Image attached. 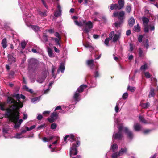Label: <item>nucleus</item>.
<instances>
[{
	"mask_svg": "<svg viewBox=\"0 0 158 158\" xmlns=\"http://www.w3.org/2000/svg\"><path fill=\"white\" fill-rule=\"evenodd\" d=\"M57 125L55 123H52L51 126V128L52 129H54L56 128Z\"/></svg>",
	"mask_w": 158,
	"mask_h": 158,
	"instance_id": "nucleus-51",
	"label": "nucleus"
},
{
	"mask_svg": "<svg viewBox=\"0 0 158 158\" xmlns=\"http://www.w3.org/2000/svg\"><path fill=\"white\" fill-rule=\"evenodd\" d=\"M119 131L116 133H114L113 135V139H121L123 137L122 131H123L126 134L127 137L130 139H131L133 137L132 132L130 131L127 127H124L123 126L121 125L118 127Z\"/></svg>",
	"mask_w": 158,
	"mask_h": 158,
	"instance_id": "nucleus-3",
	"label": "nucleus"
},
{
	"mask_svg": "<svg viewBox=\"0 0 158 158\" xmlns=\"http://www.w3.org/2000/svg\"><path fill=\"white\" fill-rule=\"evenodd\" d=\"M68 139L72 142H73L74 140V135L73 134L69 135Z\"/></svg>",
	"mask_w": 158,
	"mask_h": 158,
	"instance_id": "nucleus-35",
	"label": "nucleus"
},
{
	"mask_svg": "<svg viewBox=\"0 0 158 158\" xmlns=\"http://www.w3.org/2000/svg\"><path fill=\"white\" fill-rule=\"evenodd\" d=\"M128 97V94L126 92L124 93L123 96H122V98L124 99H126L127 97Z\"/></svg>",
	"mask_w": 158,
	"mask_h": 158,
	"instance_id": "nucleus-46",
	"label": "nucleus"
},
{
	"mask_svg": "<svg viewBox=\"0 0 158 158\" xmlns=\"http://www.w3.org/2000/svg\"><path fill=\"white\" fill-rule=\"evenodd\" d=\"M120 156L119 155L118 152H116L112 155V158H118Z\"/></svg>",
	"mask_w": 158,
	"mask_h": 158,
	"instance_id": "nucleus-33",
	"label": "nucleus"
},
{
	"mask_svg": "<svg viewBox=\"0 0 158 158\" xmlns=\"http://www.w3.org/2000/svg\"><path fill=\"white\" fill-rule=\"evenodd\" d=\"M54 35L56 37L58 38L60 40H61V36H60L58 32H56L54 34Z\"/></svg>",
	"mask_w": 158,
	"mask_h": 158,
	"instance_id": "nucleus-49",
	"label": "nucleus"
},
{
	"mask_svg": "<svg viewBox=\"0 0 158 158\" xmlns=\"http://www.w3.org/2000/svg\"><path fill=\"white\" fill-rule=\"evenodd\" d=\"M123 23L122 20H121L120 22H116L115 23V26L116 27H119L120 24Z\"/></svg>",
	"mask_w": 158,
	"mask_h": 158,
	"instance_id": "nucleus-50",
	"label": "nucleus"
},
{
	"mask_svg": "<svg viewBox=\"0 0 158 158\" xmlns=\"http://www.w3.org/2000/svg\"><path fill=\"white\" fill-rule=\"evenodd\" d=\"M124 12L123 11H121L119 12H114L113 13V17H118V19L122 20L124 18Z\"/></svg>",
	"mask_w": 158,
	"mask_h": 158,
	"instance_id": "nucleus-9",
	"label": "nucleus"
},
{
	"mask_svg": "<svg viewBox=\"0 0 158 158\" xmlns=\"http://www.w3.org/2000/svg\"><path fill=\"white\" fill-rule=\"evenodd\" d=\"M52 40H54L55 42L56 43V44L59 43V41H60V40L58 38H52Z\"/></svg>",
	"mask_w": 158,
	"mask_h": 158,
	"instance_id": "nucleus-56",
	"label": "nucleus"
},
{
	"mask_svg": "<svg viewBox=\"0 0 158 158\" xmlns=\"http://www.w3.org/2000/svg\"><path fill=\"white\" fill-rule=\"evenodd\" d=\"M135 20L134 18L133 17H131L128 21V24L130 26L132 27L134 24Z\"/></svg>",
	"mask_w": 158,
	"mask_h": 158,
	"instance_id": "nucleus-17",
	"label": "nucleus"
},
{
	"mask_svg": "<svg viewBox=\"0 0 158 158\" xmlns=\"http://www.w3.org/2000/svg\"><path fill=\"white\" fill-rule=\"evenodd\" d=\"M80 139L79 138H78L77 141L76 142V145L73 144L72 147H70V156L71 157L72 156L76 155L77 153V148L78 147L80 144V142L78 140V139Z\"/></svg>",
	"mask_w": 158,
	"mask_h": 158,
	"instance_id": "nucleus-8",
	"label": "nucleus"
},
{
	"mask_svg": "<svg viewBox=\"0 0 158 158\" xmlns=\"http://www.w3.org/2000/svg\"><path fill=\"white\" fill-rule=\"evenodd\" d=\"M61 10H58L55 13V15L56 17H58L61 14Z\"/></svg>",
	"mask_w": 158,
	"mask_h": 158,
	"instance_id": "nucleus-39",
	"label": "nucleus"
},
{
	"mask_svg": "<svg viewBox=\"0 0 158 158\" xmlns=\"http://www.w3.org/2000/svg\"><path fill=\"white\" fill-rule=\"evenodd\" d=\"M119 5H118V9L120 10L123 7L124 5V1L123 0H119L118 1Z\"/></svg>",
	"mask_w": 158,
	"mask_h": 158,
	"instance_id": "nucleus-16",
	"label": "nucleus"
},
{
	"mask_svg": "<svg viewBox=\"0 0 158 158\" xmlns=\"http://www.w3.org/2000/svg\"><path fill=\"white\" fill-rule=\"evenodd\" d=\"M84 46L86 48H90V52H92V50L94 49L93 47L92 46L91 44L89 43H87L85 44H84Z\"/></svg>",
	"mask_w": 158,
	"mask_h": 158,
	"instance_id": "nucleus-22",
	"label": "nucleus"
},
{
	"mask_svg": "<svg viewBox=\"0 0 158 158\" xmlns=\"http://www.w3.org/2000/svg\"><path fill=\"white\" fill-rule=\"evenodd\" d=\"M118 146L116 144H114L112 146H111V149L113 151H115L118 149Z\"/></svg>",
	"mask_w": 158,
	"mask_h": 158,
	"instance_id": "nucleus-37",
	"label": "nucleus"
},
{
	"mask_svg": "<svg viewBox=\"0 0 158 158\" xmlns=\"http://www.w3.org/2000/svg\"><path fill=\"white\" fill-rule=\"evenodd\" d=\"M143 51L141 49H139V54L140 57H142L143 56Z\"/></svg>",
	"mask_w": 158,
	"mask_h": 158,
	"instance_id": "nucleus-53",
	"label": "nucleus"
},
{
	"mask_svg": "<svg viewBox=\"0 0 158 158\" xmlns=\"http://www.w3.org/2000/svg\"><path fill=\"white\" fill-rule=\"evenodd\" d=\"M23 89L25 90L26 91L29 92L31 93L33 92V90L32 89H29L28 87L26 85H24L23 87Z\"/></svg>",
	"mask_w": 158,
	"mask_h": 158,
	"instance_id": "nucleus-29",
	"label": "nucleus"
},
{
	"mask_svg": "<svg viewBox=\"0 0 158 158\" xmlns=\"http://www.w3.org/2000/svg\"><path fill=\"white\" fill-rule=\"evenodd\" d=\"M53 138V137L52 136H50L47 138L44 137L43 138V140L44 142H48L52 140Z\"/></svg>",
	"mask_w": 158,
	"mask_h": 158,
	"instance_id": "nucleus-23",
	"label": "nucleus"
},
{
	"mask_svg": "<svg viewBox=\"0 0 158 158\" xmlns=\"http://www.w3.org/2000/svg\"><path fill=\"white\" fill-rule=\"evenodd\" d=\"M135 89V88L134 87L132 86H128L127 89L128 90H129L132 92H133Z\"/></svg>",
	"mask_w": 158,
	"mask_h": 158,
	"instance_id": "nucleus-36",
	"label": "nucleus"
},
{
	"mask_svg": "<svg viewBox=\"0 0 158 158\" xmlns=\"http://www.w3.org/2000/svg\"><path fill=\"white\" fill-rule=\"evenodd\" d=\"M21 8L23 13V19L26 23V25L29 27L32 28L34 31H38L40 30V28L37 26L32 25H28L27 22H31V19H33V17L31 14H28V10L26 8L25 9V7H21Z\"/></svg>",
	"mask_w": 158,
	"mask_h": 158,
	"instance_id": "nucleus-2",
	"label": "nucleus"
},
{
	"mask_svg": "<svg viewBox=\"0 0 158 158\" xmlns=\"http://www.w3.org/2000/svg\"><path fill=\"white\" fill-rule=\"evenodd\" d=\"M8 103L12 104L11 106L8 110L7 116L10 121L15 123L14 127L19 128L20 125L16 124L19 118V113L17 109L18 108L23 106V104L21 103H18L10 97H8L7 99Z\"/></svg>",
	"mask_w": 158,
	"mask_h": 158,
	"instance_id": "nucleus-1",
	"label": "nucleus"
},
{
	"mask_svg": "<svg viewBox=\"0 0 158 158\" xmlns=\"http://www.w3.org/2000/svg\"><path fill=\"white\" fill-rule=\"evenodd\" d=\"M64 70L65 66L64 64L63 63H62L60 64V65L58 71V72H59V71H61L62 73H63L64 72Z\"/></svg>",
	"mask_w": 158,
	"mask_h": 158,
	"instance_id": "nucleus-21",
	"label": "nucleus"
},
{
	"mask_svg": "<svg viewBox=\"0 0 158 158\" xmlns=\"http://www.w3.org/2000/svg\"><path fill=\"white\" fill-rule=\"evenodd\" d=\"M134 129L136 131H139L141 129V127L139 123H135L133 126Z\"/></svg>",
	"mask_w": 158,
	"mask_h": 158,
	"instance_id": "nucleus-14",
	"label": "nucleus"
},
{
	"mask_svg": "<svg viewBox=\"0 0 158 158\" xmlns=\"http://www.w3.org/2000/svg\"><path fill=\"white\" fill-rule=\"evenodd\" d=\"M40 97H35L32 98L31 102L32 103H35L38 102L40 99Z\"/></svg>",
	"mask_w": 158,
	"mask_h": 158,
	"instance_id": "nucleus-30",
	"label": "nucleus"
},
{
	"mask_svg": "<svg viewBox=\"0 0 158 158\" xmlns=\"http://www.w3.org/2000/svg\"><path fill=\"white\" fill-rule=\"evenodd\" d=\"M46 77V74L44 73L42 76L38 77L37 80V81L40 83H42L44 81Z\"/></svg>",
	"mask_w": 158,
	"mask_h": 158,
	"instance_id": "nucleus-12",
	"label": "nucleus"
},
{
	"mask_svg": "<svg viewBox=\"0 0 158 158\" xmlns=\"http://www.w3.org/2000/svg\"><path fill=\"white\" fill-rule=\"evenodd\" d=\"M53 48H54V50L57 53H59L60 52V50L59 49H58L56 47H53Z\"/></svg>",
	"mask_w": 158,
	"mask_h": 158,
	"instance_id": "nucleus-60",
	"label": "nucleus"
},
{
	"mask_svg": "<svg viewBox=\"0 0 158 158\" xmlns=\"http://www.w3.org/2000/svg\"><path fill=\"white\" fill-rule=\"evenodd\" d=\"M47 51L49 56L50 57H54L52 50L51 48H47Z\"/></svg>",
	"mask_w": 158,
	"mask_h": 158,
	"instance_id": "nucleus-20",
	"label": "nucleus"
},
{
	"mask_svg": "<svg viewBox=\"0 0 158 158\" xmlns=\"http://www.w3.org/2000/svg\"><path fill=\"white\" fill-rule=\"evenodd\" d=\"M8 60L11 63L12 62L15 61V59L13 56H8Z\"/></svg>",
	"mask_w": 158,
	"mask_h": 158,
	"instance_id": "nucleus-42",
	"label": "nucleus"
},
{
	"mask_svg": "<svg viewBox=\"0 0 158 158\" xmlns=\"http://www.w3.org/2000/svg\"><path fill=\"white\" fill-rule=\"evenodd\" d=\"M87 65L91 69H93L94 65V62L93 60H89L87 61Z\"/></svg>",
	"mask_w": 158,
	"mask_h": 158,
	"instance_id": "nucleus-15",
	"label": "nucleus"
},
{
	"mask_svg": "<svg viewBox=\"0 0 158 158\" xmlns=\"http://www.w3.org/2000/svg\"><path fill=\"white\" fill-rule=\"evenodd\" d=\"M87 87L86 85H82L77 89V91L75 93L73 98L74 100L76 102V103L80 100L79 93L82 92L84 89L86 88Z\"/></svg>",
	"mask_w": 158,
	"mask_h": 158,
	"instance_id": "nucleus-7",
	"label": "nucleus"
},
{
	"mask_svg": "<svg viewBox=\"0 0 158 158\" xmlns=\"http://www.w3.org/2000/svg\"><path fill=\"white\" fill-rule=\"evenodd\" d=\"M139 119L140 121L142 122V123H148L146 122V121L144 119L143 117L142 116H139Z\"/></svg>",
	"mask_w": 158,
	"mask_h": 158,
	"instance_id": "nucleus-43",
	"label": "nucleus"
},
{
	"mask_svg": "<svg viewBox=\"0 0 158 158\" xmlns=\"http://www.w3.org/2000/svg\"><path fill=\"white\" fill-rule=\"evenodd\" d=\"M134 30L135 31L139 32L140 31V27H139V24H138L137 25L135 26L134 27Z\"/></svg>",
	"mask_w": 158,
	"mask_h": 158,
	"instance_id": "nucleus-31",
	"label": "nucleus"
},
{
	"mask_svg": "<svg viewBox=\"0 0 158 158\" xmlns=\"http://www.w3.org/2000/svg\"><path fill=\"white\" fill-rule=\"evenodd\" d=\"M127 152V148L125 147L122 148L121 150H119L118 153L120 155H122L124 153H126Z\"/></svg>",
	"mask_w": 158,
	"mask_h": 158,
	"instance_id": "nucleus-18",
	"label": "nucleus"
},
{
	"mask_svg": "<svg viewBox=\"0 0 158 158\" xmlns=\"http://www.w3.org/2000/svg\"><path fill=\"white\" fill-rule=\"evenodd\" d=\"M143 38V36L141 35H139V37H138V40L139 42H141L142 41V39Z\"/></svg>",
	"mask_w": 158,
	"mask_h": 158,
	"instance_id": "nucleus-52",
	"label": "nucleus"
},
{
	"mask_svg": "<svg viewBox=\"0 0 158 158\" xmlns=\"http://www.w3.org/2000/svg\"><path fill=\"white\" fill-rule=\"evenodd\" d=\"M142 19L143 23L144 31L145 32L147 33L149 31H152L154 30L155 26L154 24L148 25L149 20L147 18L143 17L142 18Z\"/></svg>",
	"mask_w": 158,
	"mask_h": 158,
	"instance_id": "nucleus-5",
	"label": "nucleus"
},
{
	"mask_svg": "<svg viewBox=\"0 0 158 158\" xmlns=\"http://www.w3.org/2000/svg\"><path fill=\"white\" fill-rule=\"evenodd\" d=\"M40 15L42 16H46L47 15V14L46 12H41L40 13Z\"/></svg>",
	"mask_w": 158,
	"mask_h": 158,
	"instance_id": "nucleus-63",
	"label": "nucleus"
},
{
	"mask_svg": "<svg viewBox=\"0 0 158 158\" xmlns=\"http://www.w3.org/2000/svg\"><path fill=\"white\" fill-rule=\"evenodd\" d=\"M114 35V31H111L109 37L106 39L104 43L107 46H108V43L110 40H112V37Z\"/></svg>",
	"mask_w": 158,
	"mask_h": 158,
	"instance_id": "nucleus-11",
	"label": "nucleus"
},
{
	"mask_svg": "<svg viewBox=\"0 0 158 158\" xmlns=\"http://www.w3.org/2000/svg\"><path fill=\"white\" fill-rule=\"evenodd\" d=\"M58 114L56 112H53L51 115L50 117L48 118V120L50 123H52L56 120L57 118Z\"/></svg>",
	"mask_w": 158,
	"mask_h": 158,
	"instance_id": "nucleus-10",
	"label": "nucleus"
},
{
	"mask_svg": "<svg viewBox=\"0 0 158 158\" xmlns=\"http://www.w3.org/2000/svg\"><path fill=\"white\" fill-rule=\"evenodd\" d=\"M144 74L145 77L148 78H149L151 77L150 73L148 72H144Z\"/></svg>",
	"mask_w": 158,
	"mask_h": 158,
	"instance_id": "nucleus-48",
	"label": "nucleus"
},
{
	"mask_svg": "<svg viewBox=\"0 0 158 158\" xmlns=\"http://www.w3.org/2000/svg\"><path fill=\"white\" fill-rule=\"evenodd\" d=\"M147 69V63H145L143 65L141 66L140 70L144 72Z\"/></svg>",
	"mask_w": 158,
	"mask_h": 158,
	"instance_id": "nucleus-28",
	"label": "nucleus"
},
{
	"mask_svg": "<svg viewBox=\"0 0 158 158\" xmlns=\"http://www.w3.org/2000/svg\"><path fill=\"white\" fill-rule=\"evenodd\" d=\"M2 44L3 48H5L7 47V42L6 38L4 39L2 41Z\"/></svg>",
	"mask_w": 158,
	"mask_h": 158,
	"instance_id": "nucleus-19",
	"label": "nucleus"
},
{
	"mask_svg": "<svg viewBox=\"0 0 158 158\" xmlns=\"http://www.w3.org/2000/svg\"><path fill=\"white\" fill-rule=\"evenodd\" d=\"M26 43L24 41H22L21 43V47L23 49H24L25 48L26 45Z\"/></svg>",
	"mask_w": 158,
	"mask_h": 158,
	"instance_id": "nucleus-47",
	"label": "nucleus"
},
{
	"mask_svg": "<svg viewBox=\"0 0 158 158\" xmlns=\"http://www.w3.org/2000/svg\"><path fill=\"white\" fill-rule=\"evenodd\" d=\"M120 102H118L116 103V105L115 106V110L116 112L117 113L118 112L119 110V108L118 107V106L119 105V103Z\"/></svg>",
	"mask_w": 158,
	"mask_h": 158,
	"instance_id": "nucleus-41",
	"label": "nucleus"
},
{
	"mask_svg": "<svg viewBox=\"0 0 158 158\" xmlns=\"http://www.w3.org/2000/svg\"><path fill=\"white\" fill-rule=\"evenodd\" d=\"M43 118V116L41 114H39L38 115L37 117V119L39 120H41Z\"/></svg>",
	"mask_w": 158,
	"mask_h": 158,
	"instance_id": "nucleus-59",
	"label": "nucleus"
},
{
	"mask_svg": "<svg viewBox=\"0 0 158 158\" xmlns=\"http://www.w3.org/2000/svg\"><path fill=\"white\" fill-rule=\"evenodd\" d=\"M98 67H96V69L95 72L94 73V76L95 77H98L99 76V73L98 72Z\"/></svg>",
	"mask_w": 158,
	"mask_h": 158,
	"instance_id": "nucleus-45",
	"label": "nucleus"
},
{
	"mask_svg": "<svg viewBox=\"0 0 158 158\" xmlns=\"http://www.w3.org/2000/svg\"><path fill=\"white\" fill-rule=\"evenodd\" d=\"M21 133H17L15 135L14 137V138H16L17 139H20L23 137Z\"/></svg>",
	"mask_w": 158,
	"mask_h": 158,
	"instance_id": "nucleus-34",
	"label": "nucleus"
},
{
	"mask_svg": "<svg viewBox=\"0 0 158 158\" xmlns=\"http://www.w3.org/2000/svg\"><path fill=\"white\" fill-rule=\"evenodd\" d=\"M93 37L95 39H97L99 37V36L97 35L94 34L93 35Z\"/></svg>",
	"mask_w": 158,
	"mask_h": 158,
	"instance_id": "nucleus-62",
	"label": "nucleus"
},
{
	"mask_svg": "<svg viewBox=\"0 0 158 158\" xmlns=\"http://www.w3.org/2000/svg\"><path fill=\"white\" fill-rule=\"evenodd\" d=\"M42 41L44 42H46L48 41L47 36L46 35H43L42 39H41Z\"/></svg>",
	"mask_w": 158,
	"mask_h": 158,
	"instance_id": "nucleus-32",
	"label": "nucleus"
},
{
	"mask_svg": "<svg viewBox=\"0 0 158 158\" xmlns=\"http://www.w3.org/2000/svg\"><path fill=\"white\" fill-rule=\"evenodd\" d=\"M52 145H50L49 146V148L51 149V151L52 152H54V151H55V147H52Z\"/></svg>",
	"mask_w": 158,
	"mask_h": 158,
	"instance_id": "nucleus-55",
	"label": "nucleus"
},
{
	"mask_svg": "<svg viewBox=\"0 0 158 158\" xmlns=\"http://www.w3.org/2000/svg\"><path fill=\"white\" fill-rule=\"evenodd\" d=\"M131 10V6L130 5H127L126 9V10L127 12L128 13L130 12Z\"/></svg>",
	"mask_w": 158,
	"mask_h": 158,
	"instance_id": "nucleus-44",
	"label": "nucleus"
},
{
	"mask_svg": "<svg viewBox=\"0 0 158 158\" xmlns=\"http://www.w3.org/2000/svg\"><path fill=\"white\" fill-rule=\"evenodd\" d=\"M42 4L46 8H48V6L44 0H41Z\"/></svg>",
	"mask_w": 158,
	"mask_h": 158,
	"instance_id": "nucleus-58",
	"label": "nucleus"
},
{
	"mask_svg": "<svg viewBox=\"0 0 158 158\" xmlns=\"http://www.w3.org/2000/svg\"><path fill=\"white\" fill-rule=\"evenodd\" d=\"M9 129L7 128H3V133L5 137L6 138V137L5 136V135L6 134H9Z\"/></svg>",
	"mask_w": 158,
	"mask_h": 158,
	"instance_id": "nucleus-26",
	"label": "nucleus"
},
{
	"mask_svg": "<svg viewBox=\"0 0 158 158\" xmlns=\"http://www.w3.org/2000/svg\"><path fill=\"white\" fill-rule=\"evenodd\" d=\"M75 23L79 26H83V31L88 34L90 29L93 27V24L91 21H86L83 20L82 22H79L77 21H74Z\"/></svg>",
	"mask_w": 158,
	"mask_h": 158,
	"instance_id": "nucleus-4",
	"label": "nucleus"
},
{
	"mask_svg": "<svg viewBox=\"0 0 158 158\" xmlns=\"http://www.w3.org/2000/svg\"><path fill=\"white\" fill-rule=\"evenodd\" d=\"M29 68L33 70L36 69L39 66V62L38 60L35 58H31L28 60Z\"/></svg>",
	"mask_w": 158,
	"mask_h": 158,
	"instance_id": "nucleus-6",
	"label": "nucleus"
},
{
	"mask_svg": "<svg viewBox=\"0 0 158 158\" xmlns=\"http://www.w3.org/2000/svg\"><path fill=\"white\" fill-rule=\"evenodd\" d=\"M14 96L16 97L17 100L19 101L20 98V95L19 94H16Z\"/></svg>",
	"mask_w": 158,
	"mask_h": 158,
	"instance_id": "nucleus-57",
	"label": "nucleus"
},
{
	"mask_svg": "<svg viewBox=\"0 0 158 158\" xmlns=\"http://www.w3.org/2000/svg\"><path fill=\"white\" fill-rule=\"evenodd\" d=\"M120 36V34L118 33V34H114V35L112 39V41L114 42H117L119 39Z\"/></svg>",
	"mask_w": 158,
	"mask_h": 158,
	"instance_id": "nucleus-13",
	"label": "nucleus"
},
{
	"mask_svg": "<svg viewBox=\"0 0 158 158\" xmlns=\"http://www.w3.org/2000/svg\"><path fill=\"white\" fill-rule=\"evenodd\" d=\"M35 127L36 125H34L31 127L30 128L28 127H26L25 128L27 131H30L35 128Z\"/></svg>",
	"mask_w": 158,
	"mask_h": 158,
	"instance_id": "nucleus-38",
	"label": "nucleus"
},
{
	"mask_svg": "<svg viewBox=\"0 0 158 158\" xmlns=\"http://www.w3.org/2000/svg\"><path fill=\"white\" fill-rule=\"evenodd\" d=\"M141 106L143 108H147L149 107L150 103L149 102L142 103L141 104Z\"/></svg>",
	"mask_w": 158,
	"mask_h": 158,
	"instance_id": "nucleus-24",
	"label": "nucleus"
},
{
	"mask_svg": "<svg viewBox=\"0 0 158 158\" xmlns=\"http://www.w3.org/2000/svg\"><path fill=\"white\" fill-rule=\"evenodd\" d=\"M45 127V124H44L42 125H41L40 126H38L37 127V129L38 130H40V129L44 128Z\"/></svg>",
	"mask_w": 158,
	"mask_h": 158,
	"instance_id": "nucleus-54",
	"label": "nucleus"
},
{
	"mask_svg": "<svg viewBox=\"0 0 158 158\" xmlns=\"http://www.w3.org/2000/svg\"><path fill=\"white\" fill-rule=\"evenodd\" d=\"M143 45L146 48V49H148V48L149 45L148 40H146L145 42H143Z\"/></svg>",
	"mask_w": 158,
	"mask_h": 158,
	"instance_id": "nucleus-40",
	"label": "nucleus"
},
{
	"mask_svg": "<svg viewBox=\"0 0 158 158\" xmlns=\"http://www.w3.org/2000/svg\"><path fill=\"white\" fill-rule=\"evenodd\" d=\"M154 95V89L152 88H151L150 91L149 92L148 97L149 98L153 96Z\"/></svg>",
	"mask_w": 158,
	"mask_h": 158,
	"instance_id": "nucleus-27",
	"label": "nucleus"
},
{
	"mask_svg": "<svg viewBox=\"0 0 158 158\" xmlns=\"http://www.w3.org/2000/svg\"><path fill=\"white\" fill-rule=\"evenodd\" d=\"M0 109L2 110H5L4 106L2 105H1V104L0 103Z\"/></svg>",
	"mask_w": 158,
	"mask_h": 158,
	"instance_id": "nucleus-61",
	"label": "nucleus"
},
{
	"mask_svg": "<svg viewBox=\"0 0 158 158\" xmlns=\"http://www.w3.org/2000/svg\"><path fill=\"white\" fill-rule=\"evenodd\" d=\"M131 33V31L130 30H128L126 32V35L127 36L129 35Z\"/></svg>",
	"mask_w": 158,
	"mask_h": 158,
	"instance_id": "nucleus-64",
	"label": "nucleus"
},
{
	"mask_svg": "<svg viewBox=\"0 0 158 158\" xmlns=\"http://www.w3.org/2000/svg\"><path fill=\"white\" fill-rule=\"evenodd\" d=\"M110 9L113 10L114 9H118V5L117 4H112L110 6Z\"/></svg>",
	"mask_w": 158,
	"mask_h": 158,
	"instance_id": "nucleus-25",
	"label": "nucleus"
}]
</instances>
